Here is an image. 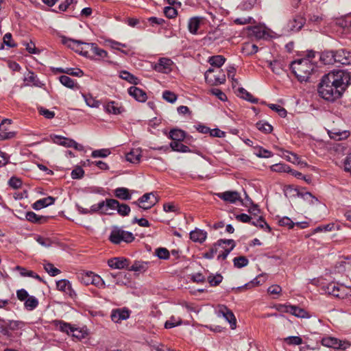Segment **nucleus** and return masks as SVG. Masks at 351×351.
Instances as JSON below:
<instances>
[{"label":"nucleus","instance_id":"1","mask_svg":"<svg viewBox=\"0 0 351 351\" xmlns=\"http://www.w3.org/2000/svg\"><path fill=\"white\" fill-rule=\"evenodd\" d=\"M351 83V73L343 70L333 71L324 75L318 86L319 95L333 101L339 98Z\"/></svg>","mask_w":351,"mask_h":351},{"label":"nucleus","instance_id":"2","mask_svg":"<svg viewBox=\"0 0 351 351\" xmlns=\"http://www.w3.org/2000/svg\"><path fill=\"white\" fill-rule=\"evenodd\" d=\"M62 43L75 52L91 60H104L108 56V52L99 48L95 43H83L80 40L62 37Z\"/></svg>","mask_w":351,"mask_h":351},{"label":"nucleus","instance_id":"3","mask_svg":"<svg viewBox=\"0 0 351 351\" xmlns=\"http://www.w3.org/2000/svg\"><path fill=\"white\" fill-rule=\"evenodd\" d=\"M293 73L300 82H306L315 65L308 58H302L294 60L290 65Z\"/></svg>","mask_w":351,"mask_h":351},{"label":"nucleus","instance_id":"4","mask_svg":"<svg viewBox=\"0 0 351 351\" xmlns=\"http://www.w3.org/2000/svg\"><path fill=\"white\" fill-rule=\"evenodd\" d=\"M55 325L60 331L66 332L67 335H71L77 339H83L86 335L84 330L71 326V324L62 321H56Z\"/></svg>","mask_w":351,"mask_h":351},{"label":"nucleus","instance_id":"5","mask_svg":"<svg viewBox=\"0 0 351 351\" xmlns=\"http://www.w3.org/2000/svg\"><path fill=\"white\" fill-rule=\"evenodd\" d=\"M109 239L112 243L119 244L122 241L125 243L132 242L134 237L130 232L124 231L119 228H114L112 230Z\"/></svg>","mask_w":351,"mask_h":351},{"label":"nucleus","instance_id":"6","mask_svg":"<svg viewBox=\"0 0 351 351\" xmlns=\"http://www.w3.org/2000/svg\"><path fill=\"white\" fill-rule=\"evenodd\" d=\"M215 71L213 69H208L206 71L204 74L206 82L210 86H217L225 83V74L221 71H218L217 74H213Z\"/></svg>","mask_w":351,"mask_h":351},{"label":"nucleus","instance_id":"7","mask_svg":"<svg viewBox=\"0 0 351 351\" xmlns=\"http://www.w3.org/2000/svg\"><path fill=\"white\" fill-rule=\"evenodd\" d=\"M217 245H220V248H222L221 250H219L217 260H225L235 247V242L233 239H219Z\"/></svg>","mask_w":351,"mask_h":351},{"label":"nucleus","instance_id":"8","mask_svg":"<svg viewBox=\"0 0 351 351\" xmlns=\"http://www.w3.org/2000/svg\"><path fill=\"white\" fill-rule=\"evenodd\" d=\"M322 346L334 349L345 350L349 346V343L346 341H341L335 337L327 336L323 337L321 340Z\"/></svg>","mask_w":351,"mask_h":351},{"label":"nucleus","instance_id":"9","mask_svg":"<svg viewBox=\"0 0 351 351\" xmlns=\"http://www.w3.org/2000/svg\"><path fill=\"white\" fill-rule=\"evenodd\" d=\"M306 23V19L301 15H295L287 23L285 29L287 32H296L300 31Z\"/></svg>","mask_w":351,"mask_h":351},{"label":"nucleus","instance_id":"10","mask_svg":"<svg viewBox=\"0 0 351 351\" xmlns=\"http://www.w3.org/2000/svg\"><path fill=\"white\" fill-rule=\"evenodd\" d=\"M331 57H335V62L340 63L344 65L351 64V52L341 49L336 51H332L329 53Z\"/></svg>","mask_w":351,"mask_h":351},{"label":"nucleus","instance_id":"11","mask_svg":"<svg viewBox=\"0 0 351 351\" xmlns=\"http://www.w3.org/2000/svg\"><path fill=\"white\" fill-rule=\"evenodd\" d=\"M53 141L58 145L66 147H73L77 150L82 151L84 149V147L82 145L78 144L74 140L63 137L61 136H54Z\"/></svg>","mask_w":351,"mask_h":351},{"label":"nucleus","instance_id":"12","mask_svg":"<svg viewBox=\"0 0 351 351\" xmlns=\"http://www.w3.org/2000/svg\"><path fill=\"white\" fill-rule=\"evenodd\" d=\"M173 62L168 58H159L157 64H155V71L162 73H169L172 71Z\"/></svg>","mask_w":351,"mask_h":351},{"label":"nucleus","instance_id":"13","mask_svg":"<svg viewBox=\"0 0 351 351\" xmlns=\"http://www.w3.org/2000/svg\"><path fill=\"white\" fill-rule=\"evenodd\" d=\"M218 315L223 316L227 322H229L232 329L236 328L237 322L233 313L226 306L221 305L219 307Z\"/></svg>","mask_w":351,"mask_h":351},{"label":"nucleus","instance_id":"14","mask_svg":"<svg viewBox=\"0 0 351 351\" xmlns=\"http://www.w3.org/2000/svg\"><path fill=\"white\" fill-rule=\"evenodd\" d=\"M217 197L224 202L234 204L237 201L241 202L240 194L237 191H228L217 194Z\"/></svg>","mask_w":351,"mask_h":351},{"label":"nucleus","instance_id":"15","mask_svg":"<svg viewBox=\"0 0 351 351\" xmlns=\"http://www.w3.org/2000/svg\"><path fill=\"white\" fill-rule=\"evenodd\" d=\"M108 265L112 269H128L129 261L124 257H114L108 261Z\"/></svg>","mask_w":351,"mask_h":351},{"label":"nucleus","instance_id":"16","mask_svg":"<svg viewBox=\"0 0 351 351\" xmlns=\"http://www.w3.org/2000/svg\"><path fill=\"white\" fill-rule=\"evenodd\" d=\"M129 317L130 312L126 308H117L113 310L111 313V319L114 323H119L128 319Z\"/></svg>","mask_w":351,"mask_h":351},{"label":"nucleus","instance_id":"17","mask_svg":"<svg viewBox=\"0 0 351 351\" xmlns=\"http://www.w3.org/2000/svg\"><path fill=\"white\" fill-rule=\"evenodd\" d=\"M4 327L3 329V333L7 335L8 330H16L21 329L24 327L25 323L22 321L19 320H5L3 322Z\"/></svg>","mask_w":351,"mask_h":351},{"label":"nucleus","instance_id":"18","mask_svg":"<svg viewBox=\"0 0 351 351\" xmlns=\"http://www.w3.org/2000/svg\"><path fill=\"white\" fill-rule=\"evenodd\" d=\"M104 203L102 207V215H112L113 211L115 210L119 206V202L114 199H106L105 201H101Z\"/></svg>","mask_w":351,"mask_h":351},{"label":"nucleus","instance_id":"19","mask_svg":"<svg viewBox=\"0 0 351 351\" xmlns=\"http://www.w3.org/2000/svg\"><path fill=\"white\" fill-rule=\"evenodd\" d=\"M128 92L130 96L139 102H145L147 99L146 93L138 87L131 86L128 88Z\"/></svg>","mask_w":351,"mask_h":351},{"label":"nucleus","instance_id":"20","mask_svg":"<svg viewBox=\"0 0 351 351\" xmlns=\"http://www.w3.org/2000/svg\"><path fill=\"white\" fill-rule=\"evenodd\" d=\"M190 239L195 243H202L207 238V232L199 228H195L192 230L190 234Z\"/></svg>","mask_w":351,"mask_h":351},{"label":"nucleus","instance_id":"21","mask_svg":"<svg viewBox=\"0 0 351 351\" xmlns=\"http://www.w3.org/2000/svg\"><path fill=\"white\" fill-rule=\"evenodd\" d=\"M267 63L268 66L276 75H280L285 71V64L282 60H274L273 61H267Z\"/></svg>","mask_w":351,"mask_h":351},{"label":"nucleus","instance_id":"22","mask_svg":"<svg viewBox=\"0 0 351 351\" xmlns=\"http://www.w3.org/2000/svg\"><path fill=\"white\" fill-rule=\"evenodd\" d=\"M56 286L58 290L64 292L65 293L73 296L74 291L72 289L71 284L67 280L62 279L57 282Z\"/></svg>","mask_w":351,"mask_h":351},{"label":"nucleus","instance_id":"23","mask_svg":"<svg viewBox=\"0 0 351 351\" xmlns=\"http://www.w3.org/2000/svg\"><path fill=\"white\" fill-rule=\"evenodd\" d=\"M54 202L55 198L51 196H49L47 197H45L37 200L33 204L32 207L35 210H40L41 208L53 204Z\"/></svg>","mask_w":351,"mask_h":351},{"label":"nucleus","instance_id":"24","mask_svg":"<svg viewBox=\"0 0 351 351\" xmlns=\"http://www.w3.org/2000/svg\"><path fill=\"white\" fill-rule=\"evenodd\" d=\"M202 20V17L195 16L189 19L188 23V29L192 34H197L200 23Z\"/></svg>","mask_w":351,"mask_h":351},{"label":"nucleus","instance_id":"25","mask_svg":"<svg viewBox=\"0 0 351 351\" xmlns=\"http://www.w3.org/2000/svg\"><path fill=\"white\" fill-rule=\"evenodd\" d=\"M284 308L285 312L289 313L295 317L303 318L306 315V312L298 306L289 305L285 306Z\"/></svg>","mask_w":351,"mask_h":351},{"label":"nucleus","instance_id":"26","mask_svg":"<svg viewBox=\"0 0 351 351\" xmlns=\"http://www.w3.org/2000/svg\"><path fill=\"white\" fill-rule=\"evenodd\" d=\"M141 151L139 148H134L125 156L126 160L131 163H137L140 160Z\"/></svg>","mask_w":351,"mask_h":351},{"label":"nucleus","instance_id":"27","mask_svg":"<svg viewBox=\"0 0 351 351\" xmlns=\"http://www.w3.org/2000/svg\"><path fill=\"white\" fill-rule=\"evenodd\" d=\"M329 136L335 140L341 141L348 137L350 132L347 130L340 131L334 129L328 132Z\"/></svg>","mask_w":351,"mask_h":351},{"label":"nucleus","instance_id":"28","mask_svg":"<svg viewBox=\"0 0 351 351\" xmlns=\"http://www.w3.org/2000/svg\"><path fill=\"white\" fill-rule=\"evenodd\" d=\"M266 280V276L264 274L258 275L256 278H254L252 281L250 282L245 284L244 285V287L246 289H250L256 286H258L259 285H261ZM243 287H239V289H243Z\"/></svg>","mask_w":351,"mask_h":351},{"label":"nucleus","instance_id":"29","mask_svg":"<svg viewBox=\"0 0 351 351\" xmlns=\"http://www.w3.org/2000/svg\"><path fill=\"white\" fill-rule=\"evenodd\" d=\"M104 108L105 110L108 113L118 114L122 112L121 108L114 101L108 102L105 105Z\"/></svg>","mask_w":351,"mask_h":351},{"label":"nucleus","instance_id":"30","mask_svg":"<svg viewBox=\"0 0 351 351\" xmlns=\"http://www.w3.org/2000/svg\"><path fill=\"white\" fill-rule=\"evenodd\" d=\"M147 268V263L143 261H135L131 267L128 266V270L140 273L144 272Z\"/></svg>","mask_w":351,"mask_h":351},{"label":"nucleus","instance_id":"31","mask_svg":"<svg viewBox=\"0 0 351 351\" xmlns=\"http://www.w3.org/2000/svg\"><path fill=\"white\" fill-rule=\"evenodd\" d=\"M15 269L19 271L20 272L21 276L23 277H32L38 280L39 281H42V278L40 277V276H38L32 271L27 270L25 268L22 267L21 266H16L15 267Z\"/></svg>","mask_w":351,"mask_h":351},{"label":"nucleus","instance_id":"32","mask_svg":"<svg viewBox=\"0 0 351 351\" xmlns=\"http://www.w3.org/2000/svg\"><path fill=\"white\" fill-rule=\"evenodd\" d=\"M239 96L245 99L252 104H256L258 102V99L255 98L251 93L247 92L245 88H239L238 89Z\"/></svg>","mask_w":351,"mask_h":351},{"label":"nucleus","instance_id":"33","mask_svg":"<svg viewBox=\"0 0 351 351\" xmlns=\"http://www.w3.org/2000/svg\"><path fill=\"white\" fill-rule=\"evenodd\" d=\"M348 295H351V291L346 287H344L342 285H337V291L335 292V298L343 299L348 296Z\"/></svg>","mask_w":351,"mask_h":351},{"label":"nucleus","instance_id":"34","mask_svg":"<svg viewBox=\"0 0 351 351\" xmlns=\"http://www.w3.org/2000/svg\"><path fill=\"white\" fill-rule=\"evenodd\" d=\"M169 137L172 141H182L185 138V132L179 129H173L169 132Z\"/></svg>","mask_w":351,"mask_h":351},{"label":"nucleus","instance_id":"35","mask_svg":"<svg viewBox=\"0 0 351 351\" xmlns=\"http://www.w3.org/2000/svg\"><path fill=\"white\" fill-rule=\"evenodd\" d=\"M24 81H25V85H27V86H30V85H34L36 86H40V82L38 80L36 75H34V73L30 72V71L28 72L27 73V75H25Z\"/></svg>","mask_w":351,"mask_h":351},{"label":"nucleus","instance_id":"36","mask_svg":"<svg viewBox=\"0 0 351 351\" xmlns=\"http://www.w3.org/2000/svg\"><path fill=\"white\" fill-rule=\"evenodd\" d=\"M170 146L173 151L186 153L190 152V149L188 146L182 144L181 141H172L170 143Z\"/></svg>","mask_w":351,"mask_h":351},{"label":"nucleus","instance_id":"37","mask_svg":"<svg viewBox=\"0 0 351 351\" xmlns=\"http://www.w3.org/2000/svg\"><path fill=\"white\" fill-rule=\"evenodd\" d=\"M119 77L131 83V84H137L138 83V80L136 77H135L134 75L131 74L130 73H129L128 71H120L119 73Z\"/></svg>","mask_w":351,"mask_h":351},{"label":"nucleus","instance_id":"38","mask_svg":"<svg viewBox=\"0 0 351 351\" xmlns=\"http://www.w3.org/2000/svg\"><path fill=\"white\" fill-rule=\"evenodd\" d=\"M226 58L221 55L213 56L209 58L208 62L210 65L221 67L225 62Z\"/></svg>","mask_w":351,"mask_h":351},{"label":"nucleus","instance_id":"39","mask_svg":"<svg viewBox=\"0 0 351 351\" xmlns=\"http://www.w3.org/2000/svg\"><path fill=\"white\" fill-rule=\"evenodd\" d=\"M114 195L117 197L121 199L128 200L131 199V195L129 193V191L126 188H117L114 191Z\"/></svg>","mask_w":351,"mask_h":351},{"label":"nucleus","instance_id":"40","mask_svg":"<svg viewBox=\"0 0 351 351\" xmlns=\"http://www.w3.org/2000/svg\"><path fill=\"white\" fill-rule=\"evenodd\" d=\"M38 305V300L34 296H29L24 303L25 308L28 311H33Z\"/></svg>","mask_w":351,"mask_h":351},{"label":"nucleus","instance_id":"41","mask_svg":"<svg viewBox=\"0 0 351 351\" xmlns=\"http://www.w3.org/2000/svg\"><path fill=\"white\" fill-rule=\"evenodd\" d=\"M43 267L46 272H47L51 276H56L60 274V270L55 267L54 265L51 263H44Z\"/></svg>","mask_w":351,"mask_h":351},{"label":"nucleus","instance_id":"42","mask_svg":"<svg viewBox=\"0 0 351 351\" xmlns=\"http://www.w3.org/2000/svg\"><path fill=\"white\" fill-rule=\"evenodd\" d=\"M233 263L235 267L240 269L247 266L249 263V261L245 256H240L233 259Z\"/></svg>","mask_w":351,"mask_h":351},{"label":"nucleus","instance_id":"43","mask_svg":"<svg viewBox=\"0 0 351 351\" xmlns=\"http://www.w3.org/2000/svg\"><path fill=\"white\" fill-rule=\"evenodd\" d=\"M250 34L254 36L258 39L263 38L265 35V32L263 27L258 26H254L250 28Z\"/></svg>","mask_w":351,"mask_h":351},{"label":"nucleus","instance_id":"44","mask_svg":"<svg viewBox=\"0 0 351 351\" xmlns=\"http://www.w3.org/2000/svg\"><path fill=\"white\" fill-rule=\"evenodd\" d=\"M242 51L247 56L252 55L258 51V47L254 44L246 43L243 47Z\"/></svg>","mask_w":351,"mask_h":351},{"label":"nucleus","instance_id":"45","mask_svg":"<svg viewBox=\"0 0 351 351\" xmlns=\"http://www.w3.org/2000/svg\"><path fill=\"white\" fill-rule=\"evenodd\" d=\"M337 283L335 282H330L327 285H324L322 287V290L328 295L335 296V292L337 291Z\"/></svg>","mask_w":351,"mask_h":351},{"label":"nucleus","instance_id":"46","mask_svg":"<svg viewBox=\"0 0 351 351\" xmlns=\"http://www.w3.org/2000/svg\"><path fill=\"white\" fill-rule=\"evenodd\" d=\"M256 125V128L258 130H260L264 133H266V134L270 133L273 130V128L270 124H269L267 122L262 121L257 122Z\"/></svg>","mask_w":351,"mask_h":351},{"label":"nucleus","instance_id":"47","mask_svg":"<svg viewBox=\"0 0 351 351\" xmlns=\"http://www.w3.org/2000/svg\"><path fill=\"white\" fill-rule=\"evenodd\" d=\"M220 249V245H217V242L213 244V245L210 247V250L207 252H205L203 254V257L207 259H212L214 258L215 255L219 252V250Z\"/></svg>","mask_w":351,"mask_h":351},{"label":"nucleus","instance_id":"48","mask_svg":"<svg viewBox=\"0 0 351 351\" xmlns=\"http://www.w3.org/2000/svg\"><path fill=\"white\" fill-rule=\"evenodd\" d=\"M182 324V319L180 317H175L174 316L165 323V328L167 329L172 328L175 326H179Z\"/></svg>","mask_w":351,"mask_h":351},{"label":"nucleus","instance_id":"49","mask_svg":"<svg viewBox=\"0 0 351 351\" xmlns=\"http://www.w3.org/2000/svg\"><path fill=\"white\" fill-rule=\"evenodd\" d=\"M298 197H300L304 200L309 202L311 204H313L315 202H318V199L315 197L310 192H298Z\"/></svg>","mask_w":351,"mask_h":351},{"label":"nucleus","instance_id":"50","mask_svg":"<svg viewBox=\"0 0 351 351\" xmlns=\"http://www.w3.org/2000/svg\"><path fill=\"white\" fill-rule=\"evenodd\" d=\"M151 193H146L143 195L140 199L138 200V205L140 208L143 209H147L151 208V204H147V201L149 199V195Z\"/></svg>","mask_w":351,"mask_h":351},{"label":"nucleus","instance_id":"51","mask_svg":"<svg viewBox=\"0 0 351 351\" xmlns=\"http://www.w3.org/2000/svg\"><path fill=\"white\" fill-rule=\"evenodd\" d=\"M222 280L223 276L221 274H210L207 278V280L210 285V286H217L219 285V283L221 282Z\"/></svg>","mask_w":351,"mask_h":351},{"label":"nucleus","instance_id":"52","mask_svg":"<svg viewBox=\"0 0 351 351\" xmlns=\"http://www.w3.org/2000/svg\"><path fill=\"white\" fill-rule=\"evenodd\" d=\"M25 217L27 220L31 222H40V221H46V217L43 216H38L34 212H27L26 213Z\"/></svg>","mask_w":351,"mask_h":351},{"label":"nucleus","instance_id":"53","mask_svg":"<svg viewBox=\"0 0 351 351\" xmlns=\"http://www.w3.org/2000/svg\"><path fill=\"white\" fill-rule=\"evenodd\" d=\"M155 256L160 259L167 260L169 258V252L165 247H158L155 250Z\"/></svg>","mask_w":351,"mask_h":351},{"label":"nucleus","instance_id":"54","mask_svg":"<svg viewBox=\"0 0 351 351\" xmlns=\"http://www.w3.org/2000/svg\"><path fill=\"white\" fill-rule=\"evenodd\" d=\"M288 345L299 346L302 343V339L298 336H290L284 339Z\"/></svg>","mask_w":351,"mask_h":351},{"label":"nucleus","instance_id":"55","mask_svg":"<svg viewBox=\"0 0 351 351\" xmlns=\"http://www.w3.org/2000/svg\"><path fill=\"white\" fill-rule=\"evenodd\" d=\"M271 170L276 172H287L291 171V168L285 164H275L271 166Z\"/></svg>","mask_w":351,"mask_h":351},{"label":"nucleus","instance_id":"56","mask_svg":"<svg viewBox=\"0 0 351 351\" xmlns=\"http://www.w3.org/2000/svg\"><path fill=\"white\" fill-rule=\"evenodd\" d=\"M60 82L66 87L73 88L75 86V82L67 75H62L59 78Z\"/></svg>","mask_w":351,"mask_h":351},{"label":"nucleus","instance_id":"57","mask_svg":"<svg viewBox=\"0 0 351 351\" xmlns=\"http://www.w3.org/2000/svg\"><path fill=\"white\" fill-rule=\"evenodd\" d=\"M94 274L95 273L92 271H87L82 274V276L80 277L82 282L86 285H91Z\"/></svg>","mask_w":351,"mask_h":351},{"label":"nucleus","instance_id":"58","mask_svg":"<svg viewBox=\"0 0 351 351\" xmlns=\"http://www.w3.org/2000/svg\"><path fill=\"white\" fill-rule=\"evenodd\" d=\"M93 285L95 286L99 289H104L106 287V283L104 280L101 278L100 276L94 274L93 278Z\"/></svg>","mask_w":351,"mask_h":351},{"label":"nucleus","instance_id":"59","mask_svg":"<svg viewBox=\"0 0 351 351\" xmlns=\"http://www.w3.org/2000/svg\"><path fill=\"white\" fill-rule=\"evenodd\" d=\"M87 106L91 108H98L99 102L91 96L82 95Z\"/></svg>","mask_w":351,"mask_h":351},{"label":"nucleus","instance_id":"60","mask_svg":"<svg viewBox=\"0 0 351 351\" xmlns=\"http://www.w3.org/2000/svg\"><path fill=\"white\" fill-rule=\"evenodd\" d=\"M110 154V151L108 149H97L92 152L91 156L93 158H105Z\"/></svg>","mask_w":351,"mask_h":351},{"label":"nucleus","instance_id":"61","mask_svg":"<svg viewBox=\"0 0 351 351\" xmlns=\"http://www.w3.org/2000/svg\"><path fill=\"white\" fill-rule=\"evenodd\" d=\"M162 98L167 101L173 104L176 101L177 95L170 90H165L162 93Z\"/></svg>","mask_w":351,"mask_h":351},{"label":"nucleus","instance_id":"62","mask_svg":"<svg viewBox=\"0 0 351 351\" xmlns=\"http://www.w3.org/2000/svg\"><path fill=\"white\" fill-rule=\"evenodd\" d=\"M250 223L254 226L260 227L261 228H264V227H265L269 230H270V227L261 216L256 220L251 221Z\"/></svg>","mask_w":351,"mask_h":351},{"label":"nucleus","instance_id":"63","mask_svg":"<svg viewBox=\"0 0 351 351\" xmlns=\"http://www.w3.org/2000/svg\"><path fill=\"white\" fill-rule=\"evenodd\" d=\"M63 71L64 73L76 77H82L84 75V72L78 68H66Z\"/></svg>","mask_w":351,"mask_h":351},{"label":"nucleus","instance_id":"64","mask_svg":"<svg viewBox=\"0 0 351 351\" xmlns=\"http://www.w3.org/2000/svg\"><path fill=\"white\" fill-rule=\"evenodd\" d=\"M3 44L8 46V47H16V44L12 40V34L10 33H7L4 35L3 38Z\"/></svg>","mask_w":351,"mask_h":351}]
</instances>
